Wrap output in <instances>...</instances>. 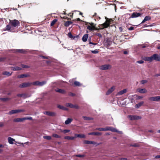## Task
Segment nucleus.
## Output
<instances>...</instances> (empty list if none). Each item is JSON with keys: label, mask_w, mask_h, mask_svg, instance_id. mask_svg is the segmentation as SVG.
<instances>
[{"label": "nucleus", "mask_w": 160, "mask_h": 160, "mask_svg": "<svg viewBox=\"0 0 160 160\" xmlns=\"http://www.w3.org/2000/svg\"><path fill=\"white\" fill-rule=\"evenodd\" d=\"M96 130L99 131H110L114 132H118L119 133H122L121 131H118L116 129L110 127H106L105 128H97Z\"/></svg>", "instance_id": "f257e3e1"}, {"label": "nucleus", "mask_w": 160, "mask_h": 160, "mask_svg": "<svg viewBox=\"0 0 160 160\" xmlns=\"http://www.w3.org/2000/svg\"><path fill=\"white\" fill-rule=\"evenodd\" d=\"M32 120V118L31 117H26L22 118H16L14 119L13 120V121L15 122H22L23 120Z\"/></svg>", "instance_id": "f03ea898"}, {"label": "nucleus", "mask_w": 160, "mask_h": 160, "mask_svg": "<svg viewBox=\"0 0 160 160\" xmlns=\"http://www.w3.org/2000/svg\"><path fill=\"white\" fill-rule=\"evenodd\" d=\"M19 24L20 23L19 21L16 19L10 20L9 23V24L11 26L12 28H13L16 27L18 26Z\"/></svg>", "instance_id": "7ed1b4c3"}, {"label": "nucleus", "mask_w": 160, "mask_h": 160, "mask_svg": "<svg viewBox=\"0 0 160 160\" xmlns=\"http://www.w3.org/2000/svg\"><path fill=\"white\" fill-rule=\"evenodd\" d=\"M46 82L43 81L42 82H40L38 81H35L31 82L32 85H33L35 86H42L46 84Z\"/></svg>", "instance_id": "20e7f679"}, {"label": "nucleus", "mask_w": 160, "mask_h": 160, "mask_svg": "<svg viewBox=\"0 0 160 160\" xmlns=\"http://www.w3.org/2000/svg\"><path fill=\"white\" fill-rule=\"evenodd\" d=\"M112 68L110 64H104L100 66L99 68L102 70H105L110 69Z\"/></svg>", "instance_id": "39448f33"}, {"label": "nucleus", "mask_w": 160, "mask_h": 160, "mask_svg": "<svg viewBox=\"0 0 160 160\" xmlns=\"http://www.w3.org/2000/svg\"><path fill=\"white\" fill-rule=\"evenodd\" d=\"M152 61L155 60L156 61H160V56L155 54L151 56Z\"/></svg>", "instance_id": "423d86ee"}, {"label": "nucleus", "mask_w": 160, "mask_h": 160, "mask_svg": "<svg viewBox=\"0 0 160 160\" xmlns=\"http://www.w3.org/2000/svg\"><path fill=\"white\" fill-rule=\"evenodd\" d=\"M148 99L151 101L158 102L160 101V96L151 97L148 98Z\"/></svg>", "instance_id": "0eeeda50"}, {"label": "nucleus", "mask_w": 160, "mask_h": 160, "mask_svg": "<svg viewBox=\"0 0 160 160\" xmlns=\"http://www.w3.org/2000/svg\"><path fill=\"white\" fill-rule=\"evenodd\" d=\"M32 85L31 82H27L20 84L19 87L21 88H24L30 86Z\"/></svg>", "instance_id": "6e6552de"}, {"label": "nucleus", "mask_w": 160, "mask_h": 160, "mask_svg": "<svg viewBox=\"0 0 160 160\" xmlns=\"http://www.w3.org/2000/svg\"><path fill=\"white\" fill-rule=\"evenodd\" d=\"M24 111L22 109H15V110H13L10 111L9 112V114L10 115H12L13 114L16 113L21 112H23Z\"/></svg>", "instance_id": "1a4fd4ad"}, {"label": "nucleus", "mask_w": 160, "mask_h": 160, "mask_svg": "<svg viewBox=\"0 0 160 160\" xmlns=\"http://www.w3.org/2000/svg\"><path fill=\"white\" fill-rule=\"evenodd\" d=\"M17 96L22 98L25 99L31 96V94L27 93L18 94H17Z\"/></svg>", "instance_id": "9d476101"}, {"label": "nucleus", "mask_w": 160, "mask_h": 160, "mask_svg": "<svg viewBox=\"0 0 160 160\" xmlns=\"http://www.w3.org/2000/svg\"><path fill=\"white\" fill-rule=\"evenodd\" d=\"M83 143L85 144H92L95 145L96 146L99 145L100 144L99 143H96L94 141H88V140H84L83 141Z\"/></svg>", "instance_id": "9b49d317"}, {"label": "nucleus", "mask_w": 160, "mask_h": 160, "mask_svg": "<svg viewBox=\"0 0 160 160\" xmlns=\"http://www.w3.org/2000/svg\"><path fill=\"white\" fill-rule=\"evenodd\" d=\"M13 28H12L11 26L10 25H7L6 27L4 28V31H8L11 32H13Z\"/></svg>", "instance_id": "f8f14e48"}, {"label": "nucleus", "mask_w": 160, "mask_h": 160, "mask_svg": "<svg viewBox=\"0 0 160 160\" xmlns=\"http://www.w3.org/2000/svg\"><path fill=\"white\" fill-rule=\"evenodd\" d=\"M43 113L50 116H55L56 115V113L54 112H51L49 111H46L44 112Z\"/></svg>", "instance_id": "ddd939ff"}, {"label": "nucleus", "mask_w": 160, "mask_h": 160, "mask_svg": "<svg viewBox=\"0 0 160 160\" xmlns=\"http://www.w3.org/2000/svg\"><path fill=\"white\" fill-rule=\"evenodd\" d=\"M128 117L131 120L139 119L141 118V117L136 115H129Z\"/></svg>", "instance_id": "4468645a"}, {"label": "nucleus", "mask_w": 160, "mask_h": 160, "mask_svg": "<svg viewBox=\"0 0 160 160\" xmlns=\"http://www.w3.org/2000/svg\"><path fill=\"white\" fill-rule=\"evenodd\" d=\"M141 15V13L139 12H133L131 16L130 17V18H137L139 17Z\"/></svg>", "instance_id": "2eb2a0df"}, {"label": "nucleus", "mask_w": 160, "mask_h": 160, "mask_svg": "<svg viewBox=\"0 0 160 160\" xmlns=\"http://www.w3.org/2000/svg\"><path fill=\"white\" fill-rule=\"evenodd\" d=\"M13 52H19L20 53H24L25 50L24 49H14L12 50Z\"/></svg>", "instance_id": "dca6fc26"}, {"label": "nucleus", "mask_w": 160, "mask_h": 160, "mask_svg": "<svg viewBox=\"0 0 160 160\" xmlns=\"http://www.w3.org/2000/svg\"><path fill=\"white\" fill-rule=\"evenodd\" d=\"M115 88L114 87H112L110 88L109 89L106 93V95H108L111 93L114 90Z\"/></svg>", "instance_id": "f3484780"}, {"label": "nucleus", "mask_w": 160, "mask_h": 160, "mask_svg": "<svg viewBox=\"0 0 160 160\" xmlns=\"http://www.w3.org/2000/svg\"><path fill=\"white\" fill-rule=\"evenodd\" d=\"M127 90L126 89H124L123 90L117 93V95H121L127 92Z\"/></svg>", "instance_id": "a211bd4d"}, {"label": "nucleus", "mask_w": 160, "mask_h": 160, "mask_svg": "<svg viewBox=\"0 0 160 160\" xmlns=\"http://www.w3.org/2000/svg\"><path fill=\"white\" fill-rule=\"evenodd\" d=\"M138 91L140 93H144L147 92V90L145 88H139L138 90Z\"/></svg>", "instance_id": "6ab92c4d"}, {"label": "nucleus", "mask_w": 160, "mask_h": 160, "mask_svg": "<svg viewBox=\"0 0 160 160\" xmlns=\"http://www.w3.org/2000/svg\"><path fill=\"white\" fill-rule=\"evenodd\" d=\"M88 34H84L82 37V40L83 42H86L88 39Z\"/></svg>", "instance_id": "aec40b11"}, {"label": "nucleus", "mask_w": 160, "mask_h": 160, "mask_svg": "<svg viewBox=\"0 0 160 160\" xmlns=\"http://www.w3.org/2000/svg\"><path fill=\"white\" fill-rule=\"evenodd\" d=\"M8 142L10 144H13V142H15V140L10 137H8Z\"/></svg>", "instance_id": "412c9836"}, {"label": "nucleus", "mask_w": 160, "mask_h": 160, "mask_svg": "<svg viewBox=\"0 0 160 160\" xmlns=\"http://www.w3.org/2000/svg\"><path fill=\"white\" fill-rule=\"evenodd\" d=\"M90 135H101L102 133L101 132H90L88 134Z\"/></svg>", "instance_id": "4be33fe9"}, {"label": "nucleus", "mask_w": 160, "mask_h": 160, "mask_svg": "<svg viewBox=\"0 0 160 160\" xmlns=\"http://www.w3.org/2000/svg\"><path fill=\"white\" fill-rule=\"evenodd\" d=\"M29 76V75L26 74H22L19 75L18 76V78H23L25 77H27Z\"/></svg>", "instance_id": "5701e85b"}, {"label": "nucleus", "mask_w": 160, "mask_h": 160, "mask_svg": "<svg viewBox=\"0 0 160 160\" xmlns=\"http://www.w3.org/2000/svg\"><path fill=\"white\" fill-rule=\"evenodd\" d=\"M55 91L56 92H58L62 94H64L65 93V91L64 90L60 89H57Z\"/></svg>", "instance_id": "b1692460"}, {"label": "nucleus", "mask_w": 160, "mask_h": 160, "mask_svg": "<svg viewBox=\"0 0 160 160\" xmlns=\"http://www.w3.org/2000/svg\"><path fill=\"white\" fill-rule=\"evenodd\" d=\"M22 68L18 67H12L11 69L13 71H19L22 70Z\"/></svg>", "instance_id": "393cba45"}, {"label": "nucleus", "mask_w": 160, "mask_h": 160, "mask_svg": "<svg viewBox=\"0 0 160 160\" xmlns=\"http://www.w3.org/2000/svg\"><path fill=\"white\" fill-rule=\"evenodd\" d=\"M72 119L71 118H68L65 122L66 125H68L72 121Z\"/></svg>", "instance_id": "a878e982"}, {"label": "nucleus", "mask_w": 160, "mask_h": 160, "mask_svg": "<svg viewBox=\"0 0 160 160\" xmlns=\"http://www.w3.org/2000/svg\"><path fill=\"white\" fill-rule=\"evenodd\" d=\"M101 25L103 27V28H107L109 26V24L107 22H106Z\"/></svg>", "instance_id": "bb28decb"}, {"label": "nucleus", "mask_w": 160, "mask_h": 160, "mask_svg": "<svg viewBox=\"0 0 160 160\" xmlns=\"http://www.w3.org/2000/svg\"><path fill=\"white\" fill-rule=\"evenodd\" d=\"M144 60L146 61H152L151 57H145L143 58Z\"/></svg>", "instance_id": "cd10ccee"}, {"label": "nucleus", "mask_w": 160, "mask_h": 160, "mask_svg": "<svg viewBox=\"0 0 160 160\" xmlns=\"http://www.w3.org/2000/svg\"><path fill=\"white\" fill-rule=\"evenodd\" d=\"M64 138L67 140H73L75 138V137H73L65 136L64 137Z\"/></svg>", "instance_id": "c85d7f7f"}, {"label": "nucleus", "mask_w": 160, "mask_h": 160, "mask_svg": "<svg viewBox=\"0 0 160 160\" xmlns=\"http://www.w3.org/2000/svg\"><path fill=\"white\" fill-rule=\"evenodd\" d=\"M2 74L4 75H6L8 76H11L12 75V73H10L9 72L5 71L3 72Z\"/></svg>", "instance_id": "c756f323"}, {"label": "nucleus", "mask_w": 160, "mask_h": 160, "mask_svg": "<svg viewBox=\"0 0 160 160\" xmlns=\"http://www.w3.org/2000/svg\"><path fill=\"white\" fill-rule=\"evenodd\" d=\"M72 23V22L70 21H68L65 22L64 25L65 26L68 27Z\"/></svg>", "instance_id": "7c9ffc66"}, {"label": "nucleus", "mask_w": 160, "mask_h": 160, "mask_svg": "<svg viewBox=\"0 0 160 160\" xmlns=\"http://www.w3.org/2000/svg\"><path fill=\"white\" fill-rule=\"evenodd\" d=\"M143 102H139L136 105L135 107L136 108H139L141 106H142L143 104Z\"/></svg>", "instance_id": "2f4dec72"}, {"label": "nucleus", "mask_w": 160, "mask_h": 160, "mask_svg": "<svg viewBox=\"0 0 160 160\" xmlns=\"http://www.w3.org/2000/svg\"><path fill=\"white\" fill-rule=\"evenodd\" d=\"M82 118L85 120H90L93 119V118H92L87 117L86 116H83L82 117Z\"/></svg>", "instance_id": "473e14b6"}, {"label": "nucleus", "mask_w": 160, "mask_h": 160, "mask_svg": "<svg viewBox=\"0 0 160 160\" xmlns=\"http://www.w3.org/2000/svg\"><path fill=\"white\" fill-rule=\"evenodd\" d=\"M65 106L67 107L72 108L73 106V104L71 103H68L65 104Z\"/></svg>", "instance_id": "72a5a7b5"}, {"label": "nucleus", "mask_w": 160, "mask_h": 160, "mask_svg": "<svg viewBox=\"0 0 160 160\" xmlns=\"http://www.w3.org/2000/svg\"><path fill=\"white\" fill-rule=\"evenodd\" d=\"M106 43L107 46L109 47L112 44V41H110L109 40H107L106 41Z\"/></svg>", "instance_id": "f704fd0d"}, {"label": "nucleus", "mask_w": 160, "mask_h": 160, "mask_svg": "<svg viewBox=\"0 0 160 160\" xmlns=\"http://www.w3.org/2000/svg\"><path fill=\"white\" fill-rule=\"evenodd\" d=\"M43 138L44 139L48 140H50L51 139V137L49 136H43Z\"/></svg>", "instance_id": "c9c22d12"}, {"label": "nucleus", "mask_w": 160, "mask_h": 160, "mask_svg": "<svg viewBox=\"0 0 160 160\" xmlns=\"http://www.w3.org/2000/svg\"><path fill=\"white\" fill-rule=\"evenodd\" d=\"M95 26H88V27H87V28L89 29V30L90 31H92L95 28Z\"/></svg>", "instance_id": "e433bc0d"}, {"label": "nucleus", "mask_w": 160, "mask_h": 160, "mask_svg": "<svg viewBox=\"0 0 160 160\" xmlns=\"http://www.w3.org/2000/svg\"><path fill=\"white\" fill-rule=\"evenodd\" d=\"M57 21V20L56 19H53L51 23V26H53V25H54L55 23Z\"/></svg>", "instance_id": "4c0bfd02"}, {"label": "nucleus", "mask_w": 160, "mask_h": 160, "mask_svg": "<svg viewBox=\"0 0 160 160\" xmlns=\"http://www.w3.org/2000/svg\"><path fill=\"white\" fill-rule=\"evenodd\" d=\"M74 84L75 86H79L81 85V84L80 82L77 81H75L74 82Z\"/></svg>", "instance_id": "58836bf2"}, {"label": "nucleus", "mask_w": 160, "mask_h": 160, "mask_svg": "<svg viewBox=\"0 0 160 160\" xmlns=\"http://www.w3.org/2000/svg\"><path fill=\"white\" fill-rule=\"evenodd\" d=\"M52 136L55 138H61V136H59L56 134H53Z\"/></svg>", "instance_id": "ea45409f"}, {"label": "nucleus", "mask_w": 160, "mask_h": 160, "mask_svg": "<svg viewBox=\"0 0 160 160\" xmlns=\"http://www.w3.org/2000/svg\"><path fill=\"white\" fill-rule=\"evenodd\" d=\"M78 138H85V136L83 134H78Z\"/></svg>", "instance_id": "a19ab883"}, {"label": "nucleus", "mask_w": 160, "mask_h": 160, "mask_svg": "<svg viewBox=\"0 0 160 160\" xmlns=\"http://www.w3.org/2000/svg\"><path fill=\"white\" fill-rule=\"evenodd\" d=\"M10 98H0V100H1L3 101H6L8 100H10Z\"/></svg>", "instance_id": "79ce46f5"}, {"label": "nucleus", "mask_w": 160, "mask_h": 160, "mask_svg": "<svg viewBox=\"0 0 160 160\" xmlns=\"http://www.w3.org/2000/svg\"><path fill=\"white\" fill-rule=\"evenodd\" d=\"M22 67L23 68H29L30 67L28 65H26L24 64H21Z\"/></svg>", "instance_id": "37998d69"}, {"label": "nucleus", "mask_w": 160, "mask_h": 160, "mask_svg": "<svg viewBox=\"0 0 160 160\" xmlns=\"http://www.w3.org/2000/svg\"><path fill=\"white\" fill-rule=\"evenodd\" d=\"M57 107L59 108V109H62V110H63L64 108V107L63 106H62V105H58L57 106Z\"/></svg>", "instance_id": "c03bdc74"}, {"label": "nucleus", "mask_w": 160, "mask_h": 160, "mask_svg": "<svg viewBox=\"0 0 160 160\" xmlns=\"http://www.w3.org/2000/svg\"><path fill=\"white\" fill-rule=\"evenodd\" d=\"M68 36L69 38L73 39V36L72 35L71 32H69L68 33Z\"/></svg>", "instance_id": "a18cd8bd"}, {"label": "nucleus", "mask_w": 160, "mask_h": 160, "mask_svg": "<svg viewBox=\"0 0 160 160\" xmlns=\"http://www.w3.org/2000/svg\"><path fill=\"white\" fill-rule=\"evenodd\" d=\"M144 19H145L146 21H148L150 20L151 19V18L149 16H146Z\"/></svg>", "instance_id": "49530a36"}, {"label": "nucleus", "mask_w": 160, "mask_h": 160, "mask_svg": "<svg viewBox=\"0 0 160 160\" xmlns=\"http://www.w3.org/2000/svg\"><path fill=\"white\" fill-rule=\"evenodd\" d=\"M91 52L93 53L96 54L98 52V50L96 49L94 50L91 51Z\"/></svg>", "instance_id": "de8ad7c7"}, {"label": "nucleus", "mask_w": 160, "mask_h": 160, "mask_svg": "<svg viewBox=\"0 0 160 160\" xmlns=\"http://www.w3.org/2000/svg\"><path fill=\"white\" fill-rule=\"evenodd\" d=\"M72 108H74L75 109H78L79 108V107L77 105H73Z\"/></svg>", "instance_id": "09e8293b"}, {"label": "nucleus", "mask_w": 160, "mask_h": 160, "mask_svg": "<svg viewBox=\"0 0 160 160\" xmlns=\"http://www.w3.org/2000/svg\"><path fill=\"white\" fill-rule=\"evenodd\" d=\"M40 57L42 58H45L47 59H49L50 58L49 57H45L42 55H40Z\"/></svg>", "instance_id": "8fccbe9b"}, {"label": "nucleus", "mask_w": 160, "mask_h": 160, "mask_svg": "<svg viewBox=\"0 0 160 160\" xmlns=\"http://www.w3.org/2000/svg\"><path fill=\"white\" fill-rule=\"evenodd\" d=\"M68 95L70 96H74L75 95V94L74 93H73L72 92H69Z\"/></svg>", "instance_id": "3c124183"}, {"label": "nucleus", "mask_w": 160, "mask_h": 160, "mask_svg": "<svg viewBox=\"0 0 160 160\" xmlns=\"http://www.w3.org/2000/svg\"><path fill=\"white\" fill-rule=\"evenodd\" d=\"M76 156L77 157H80V158H83L85 156L84 155H80V154H78L76 155Z\"/></svg>", "instance_id": "603ef678"}, {"label": "nucleus", "mask_w": 160, "mask_h": 160, "mask_svg": "<svg viewBox=\"0 0 160 160\" xmlns=\"http://www.w3.org/2000/svg\"><path fill=\"white\" fill-rule=\"evenodd\" d=\"M147 82H148V81H147V80H142L141 81V82L142 84H144V83H147Z\"/></svg>", "instance_id": "864d4df0"}, {"label": "nucleus", "mask_w": 160, "mask_h": 160, "mask_svg": "<svg viewBox=\"0 0 160 160\" xmlns=\"http://www.w3.org/2000/svg\"><path fill=\"white\" fill-rule=\"evenodd\" d=\"M70 131V130H68V129H64L63 130V132L65 133L67 132H68Z\"/></svg>", "instance_id": "5fc2aeb1"}, {"label": "nucleus", "mask_w": 160, "mask_h": 160, "mask_svg": "<svg viewBox=\"0 0 160 160\" xmlns=\"http://www.w3.org/2000/svg\"><path fill=\"white\" fill-rule=\"evenodd\" d=\"M144 62V61L143 60H141L138 61H137V63L139 64H142Z\"/></svg>", "instance_id": "6e6d98bb"}, {"label": "nucleus", "mask_w": 160, "mask_h": 160, "mask_svg": "<svg viewBox=\"0 0 160 160\" xmlns=\"http://www.w3.org/2000/svg\"><path fill=\"white\" fill-rule=\"evenodd\" d=\"M91 40V37H89L88 38V41L89 42V43H92Z\"/></svg>", "instance_id": "4d7b16f0"}, {"label": "nucleus", "mask_w": 160, "mask_h": 160, "mask_svg": "<svg viewBox=\"0 0 160 160\" xmlns=\"http://www.w3.org/2000/svg\"><path fill=\"white\" fill-rule=\"evenodd\" d=\"M134 29V27H131L129 28H128V30H132Z\"/></svg>", "instance_id": "13d9d810"}, {"label": "nucleus", "mask_w": 160, "mask_h": 160, "mask_svg": "<svg viewBox=\"0 0 160 160\" xmlns=\"http://www.w3.org/2000/svg\"><path fill=\"white\" fill-rule=\"evenodd\" d=\"M119 30L120 31V32H122L123 29L122 27H120L119 28Z\"/></svg>", "instance_id": "bf43d9fd"}, {"label": "nucleus", "mask_w": 160, "mask_h": 160, "mask_svg": "<svg viewBox=\"0 0 160 160\" xmlns=\"http://www.w3.org/2000/svg\"><path fill=\"white\" fill-rule=\"evenodd\" d=\"M97 35L99 36V37H102V35H101V34L100 33H97Z\"/></svg>", "instance_id": "052dcab7"}, {"label": "nucleus", "mask_w": 160, "mask_h": 160, "mask_svg": "<svg viewBox=\"0 0 160 160\" xmlns=\"http://www.w3.org/2000/svg\"><path fill=\"white\" fill-rule=\"evenodd\" d=\"M78 35L75 36H73V38L72 39H74L76 38H78Z\"/></svg>", "instance_id": "680f3d73"}, {"label": "nucleus", "mask_w": 160, "mask_h": 160, "mask_svg": "<svg viewBox=\"0 0 160 160\" xmlns=\"http://www.w3.org/2000/svg\"><path fill=\"white\" fill-rule=\"evenodd\" d=\"M92 43H89L90 44V46L92 48H93L94 46H92V45H93V43L92 42Z\"/></svg>", "instance_id": "e2e57ef3"}, {"label": "nucleus", "mask_w": 160, "mask_h": 160, "mask_svg": "<svg viewBox=\"0 0 160 160\" xmlns=\"http://www.w3.org/2000/svg\"><path fill=\"white\" fill-rule=\"evenodd\" d=\"M72 80H70L69 81V82L71 83V85H73V83L72 82Z\"/></svg>", "instance_id": "0e129e2a"}, {"label": "nucleus", "mask_w": 160, "mask_h": 160, "mask_svg": "<svg viewBox=\"0 0 160 160\" xmlns=\"http://www.w3.org/2000/svg\"><path fill=\"white\" fill-rule=\"evenodd\" d=\"M127 159L126 158H122L120 159V160H127Z\"/></svg>", "instance_id": "69168bd1"}, {"label": "nucleus", "mask_w": 160, "mask_h": 160, "mask_svg": "<svg viewBox=\"0 0 160 160\" xmlns=\"http://www.w3.org/2000/svg\"><path fill=\"white\" fill-rule=\"evenodd\" d=\"M4 59L3 58H0V62L3 61Z\"/></svg>", "instance_id": "338daca9"}, {"label": "nucleus", "mask_w": 160, "mask_h": 160, "mask_svg": "<svg viewBox=\"0 0 160 160\" xmlns=\"http://www.w3.org/2000/svg\"><path fill=\"white\" fill-rule=\"evenodd\" d=\"M156 77H158L160 76V73H157L155 75Z\"/></svg>", "instance_id": "774afa93"}]
</instances>
